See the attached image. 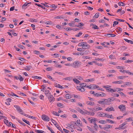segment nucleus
Here are the masks:
<instances>
[{
    "mask_svg": "<svg viewBox=\"0 0 133 133\" xmlns=\"http://www.w3.org/2000/svg\"><path fill=\"white\" fill-rule=\"evenodd\" d=\"M105 104H108L110 102H109V100L108 98V99H105Z\"/></svg>",
    "mask_w": 133,
    "mask_h": 133,
    "instance_id": "bb28decb",
    "label": "nucleus"
},
{
    "mask_svg": "<svg viewBox=\"0 0 133 133\" xmlns=\"http://www.w3.org/2000/svg\"><path fill=\"white\" fill-rule=\"evenodd\" d=\"M106 121H107V122H108L110 123L111 124H112V123H114V124H115L114 123V122L110 120V119H107V120H106Z\"/></svg>",
    "mask_w": 133,
    "mask_h": 133,
    "instance_id": "e433bc0d",
    "label": "nucleus"
},
{
    "mask_svg": "<svg viewBox=\"0 0 133 133\" xmlns=\"http://www.w3.org/2000/svg\"><path fill=\"white\" fill-rule=\"evenodd\" d=\"M118 22L117 21H115L114 22V24H113V26L114 27L117 24Z\"/></svg>",
    "mask_w": 133,
    "mask_h": 133,
    "instance_id": "37998d69",
    "label": "nucleus"
},
{
    "mask_svg": "<svg viewBox=\"0 0 133 133\" xmlns=\"http://www.w3.org/2000/svg\"><path fill=\"white\" fill-rule=\"evenodd\" d=\"M30 21L31 22H37V20L36 19L34 18H31L30 19Z\"/></svg>",
    "mask_w": 133,
    "mask_h": 133,
    "instance_id": "79ce46f5",
    "label": "nucleus"
},
{
    "mask_svg": "<svg viewBox=\"0 0 133 133\" xmlns=\"http://www.w3.org/2000/svg\"><path fill=\"white\" fill-rule=\"evenodd\" d=\"M108 99L110 101L109 102H110L111 101H113L115 100L114 98L113 97L109 98H108Z\"/></svg>",
    "mask_w": 133,
    "mask_h": 133,
    "instance_id": "de8ad7c7",
    "label": "nucleus"
},
{
    "mask_svg": "<svg viewBox=\"0 0 133 133\" xmlns=\"http://www.w3.org/2000/svg\"><path fill=\"white\" fill-rule=\"evenodd\" d=\"M47 97H48V99L50 102H53L55 99L53 96L51 94Z\"/></svg>",
    "mask_w": 133,
    "mask_h": 133,
    "instance_id": "20e7f679",
    "label": "nucleus"
},
{
    "mask_svg": "<svg viewBox=\"0 0 133 133\" xmlns=\"http://www.w3.org/2000/svg\"><path fill=\"white\" fill-rule=\"evenodd\" d=\"M2 20L1 21V22H3L4 21H5L6 20V18L5 17H4L2 18Z\"/></svg>",
    "mask_w": 133,
    "mask_h": 133,
    "instance_id": "052dcab7",
    "label": "nucleus"
},
{
    "mask_svg": "<svg viewBox=\"0 0 133 133\" xmlns=\"http://www.w3.org/2000/svg\"><path fill=\"white\" fill-rule=\"evenodd\" d=\"M91 26H92V28L94 29H99V28L96 25H94L92 23H91V24L90 25Z\"/></svg>",
    "mask_w": 133,
    "mask_h": 133,
    "instance_id": "9d476101",
    "label": "nucleus"
},
{
    "mask_svg": "<svg viewBox=\"0 0 133 133\" xmlns=\"http://www.w3.org/2000/svg\"><path fill=\"white\" fill-rule=\"evenodd\" d=\"M52 114L54 115H55L56 116H59V114L55 111H53L52 112Z\"/></svg>",
    "mask_w": 133,
    "mask_h": 133,
    "instance_id": "2f4dec72",
    "label": "nucleus"
},
{
    "mask_svg": "<svg viewBox=\"0 0 133 133\" xmlns=\"http://www.w3.org/2000/svg\"><path fill=\"white\" fill-rule=\"evenodd\" d=\"M51 121L52 122V123L54 124V125H56L57 124V122L54 119H51Z\"/></svg>",
    "mask_w": 133,
    "mask_h": 133,
    "instance_id": "a19ab883",
    "label": "nucleus"
},
{
    "mask_svg": "<svg viewBox=\"0 0 133 133\" xmlns=\"http://www.w3.org/2000/svg\"><path fill=\"white\" fill-rule=\"evenodd\" d=\"M85 43V42H83L81 43H79L78 44V46H83L84 45V44Z\"/></svg>",
    "mask_w": 133,
    "mask_h": 133,
    "instance_id": "473e14b6",
    "label": "nucleus"
},
{
    "mask_svg": "<svg viewBox=\"0 0 133 133\" xmlns=\"http://www.w3.org/2000/svg\"><path fill=\"white\" fill-rule=\"evenodd\" d=\"M34 53H35L37 54H40V52L38 51H37V50L35 51H34Z\"/></svg>",
    "mask_w": 133,
    "mask_h": 133,
    "instance_id": "0e129e2a",
    "label": "nucleus"
},
{
    "mask_svg": "<svg viewBox=\"0 0 133 133\" xmlns=\"http://www.w3.org/2000/svg\"><path fill=\"white\" fill-rule=\"evenodd\" d=\"M22 120L25 123H26V124H27L28 125H29V124H30L29 122L28 121L25 120L24 118H22Z\"/></svg>",
    "mask_w": 133,
    "mask_h": 133,
    "instance_id": "7c9ffc66",
    "label": "nucleus"
},
{
    "mask_svg": "<svg viewBox=\"0 0 133 133\" xmlns=\"http://www.w3.org/2000/svg\"><path fill=\"white\" fill-rule=\"evenodd\" d=\"M73 81L76 83H80V81L78 80H77L75 78L73 79Z\"/></svg>",
    "mask_w": 133,
    "mask_h": 133,
    "instance_id": "a878e982",
    "label": "nucleus"
},
{
    "mask_svg": "<svg viewBox=\"0 0 133 133\" xmlns=\"http://www.w3.org/2000/svg\"><path fill=\"white\" fill-rule=\"evenodd\" d=\"M116 20L119 22H124L125 21L123 19H121L118 18H116Z\"/></svg>",
    "mask_w": 133,
    "mask_h": 133,
    "instance_id": "13d9d810",
    "label": "nucleus"
},
{
    "mask_svg": "<svg viewBox=\"0 0 133 133\" xmlns=\"http://www.w3.org/2000/svg\"><path fill=\"white\" fill-rule=\"evenodd\" d=\"M26 116L27 117H28L29 118H31L32 119H34L35 118V117H34L33 116H29L28 115H27V116Z\"/></svg>",
    "mask_w": 133,
    "mask_h": 133,
    "instance_id": "3c124183",
    "label": "nucleus"
},
{
    "mask_svg": "<svg viewBox=\"0 0 133 133\" xmlns=\"http://www.w3.org/2000/svg\"><path fill=\"white\" fill-rule=\"evenodd\" d=\"M65 97L67 99H70L71 98V95L68 94H66L65 95Z\"/></svg>",
    "mask_w": 133,
    "mask_h": 133,
    "instance_id": "aec40b11",
    "label": "nucleus"
},
{
    "mask_svg": "<svg viewBox=\"0 0 133 133\" xmlns=\"http://www.w3.org/2000/svg\"><path fill=\"white\" fill-rule=\"evenodd\" d=\"M107 35L108 36L110 35V36H109V37H114L116 36L115 35L113 34H107Z\"/></svg>",
    "mask_w": 133,
    "mask_h": 133,
    "instance_id": "a18cd8bd",
    "label": "nucleus"
},
{
    "mask_svg": "<svg viewBox=\"0 0 133 133\" xmlns=\"http://www.w3.org/2000/svg\"><path fill=\"white\" fill-rule=\"evenodd\" d=\"M42 119L45 121H48L50 120L49 118L45 115H43L42 116Z\"/></svg>",
    "mask_w": 133,
    "mask_h": 133,
    "instance_id": "7ed1b4c3",
    "label": "nucleus"
},
{
    "mask_svg": "<svg viewBox=\"0 0 133 133\" xmlns=\"http://www.w3.org/2000/svg\"><path fill=\"white\" fill-rule=\"evenodd\" d=\"M14 107L16 108L17 110L18 111V112L20 113V114L26 116V114H23V113H21L23 112V111L22 109H21L20 107L18 105H15Z\"/></svg>",
    "mask_w": 133,
    "mask_h": 133,
    "instance_id": "f257e3e1",
    "label": "nucleus"
},
{
    "mask_svg": "<svg viewBox=\"0 0 133 133\" xmlns=\"http://www.w3.org/2000/svg\"><path fill=\"white\" fill-rule=\"evenodd\" d=\"M112 116V115H110L109 114H107V115L106 117L108 118H111V117Z\"/></svg>",
    "mask_w": 133,
    "mask_h": 133,
    "instance_id": "4d7b16f0",
    "label": "nucleus"
},
{
    "mask_svg": "<svg viewBox=\"0 0 133 133\" xmlns=\"http://www.w3.org/2000/svg\"><path fill=\"white\" fill-rule=\"evenodd\" d=\"M26 68H24V69L27 71H29L30 69L32 68V67L30 66H26Z\"/></svg>",
    "mask_w": 133,
    "mask_h": 133,
    "instance_id": "a211bd4d",
    "label": "nucleus"
},
{
    "mask_svg": "<svg viewBox=\"0 0 133 133\" xmlns=\"http://www.w3.org/2000/svg\"><path fill=\"white\" fill-rule=\"evenodd\" d=\"M99 16V13H96L95 15V17L96 18H97Z\"/></svg>",
    "mask_w": 133,
    "mask_h": 133,
    "instance_id": "5fc2aeb1",
    "label": "nucleus"
},
{
    "mask_svg": "<svg viewBox=\"0 0 133 133\" xmlns=\"http://www.w3.org/2000/svg\"><path fill=\"white\" fill-rule=\"evenodd\" d=\"M111 86H109V87H106V86H104L103 87L104 88H105L107 90L109 91L110 92H115L116 91V90H114L113 89L111 88H109Z\"/></svg>",
    "mask_w": 133,
    "mask_h": 133,
    "instance_id": "f03ea898",
    "label": "nucleus"
},
{
    "mask_svg": "<svg viewBox=\"0 0 133 133\" xmlns=\"http://www.w3.org/2000/svg\"><path fill=\"white\" fill-rule=\"evenodd\" d=\"M44 24H49V25H51V22L50 21H47V22H44Z\"/></svg>",
    "mask_w": 133,
    "mask_h": 133,
    "instance_id": "09e8293b",
    "label": "nucleus"
},
{
    "mask_svg": "<svg viewBox=\"0 0 133 133\" xmlns=\"http://www.w3.org/2000/svg\"><path fill=\"white\" fill-rule=\"evenodd\" d=\"M98 122L102 124H105L106 123V121L105 120H100Z\"/></svg>",
    "mask_w": 133,
    "mask_h": 133,
    "instance_id": "393cba45",
    "label": "nucleus"
},
{
    "mask_svg": "<svg viewBox=\"0 0 133 133\" xmlns=\"http://www.w3.org/2000/svg\"><path fill=\"white\" fill-rule=\"evenodd\" d=\"M107 114L104 113H102V114H100V116L102 117H105L106 116Z\"/></svg>",
    "mask_w": 133,
    "mask_h": 133,
    "instance_id": "c756f323",
    "label": "nucleus"
},
{
    "mask_svg": "<svg viewBox=\"0 0 133 133\" xmlns=\"http://www.w3.org/2000/svg\"><path fill=\"white\" fill-rule=\"evenodd\" d=\"M82 33L81 32H79V33L77 35H76L75 36L76 37H80L82 35Z\"/></svg>",
    "mask_w": 133,
    "mask_h": 133,
    "instance_id": "ea45409f",
    "label": "nucleus"
},
{
    "mask_svg": "<svg viewBox=\"0 0 133 133\" xmlns=\"http://www.w3.org/2000/svg\"><path fill=\"white\" fill-rule=\"evenodd\" d=\"M99 22L100 23H104L105 22V21L103 19H100L99 21Z\"/></svg>",
    "mask_w": 133,
    "mask_h": 133,
    "instance_id": "774afa93",
    "label": "nucleus"
},
{
    "mask_svg": "<svg viewBox=\"0 0 133 133\" xmlns=\"http://www.w3.org/2000/svg\"><path fill=\"white\" fill-rule=\"evenodd\" d=\"M85 88L81 87V89H80L79 91L81 92H84L85 91Z\"/></svg>",
    "mask_w": 133,
    "mask_h": 133,
    "instance_id": "6e6d98bb",
    "label": "nucleus"
},
{
    "mask_svg": "<svg viewBox=\"0 0 133 133\" xmlns=\"http://www.w3.org/2000/svg\"><path fill=\"white\" fill-rule=\"evenodd\" d=\"M54 86L55 87L59 88V87H60V85L59 84H57V83H55L54 84Z\"/></svg>",
    "mask_w": 133,
    "mask_h": 133,
    "instance_id": "49530a36",
    "label": "nucleus"
},
{
    "mask_svg": "<svg viewBox=\"0 0 133 133\" xmlns=\"http://www.w3.org/2000/svg\"><path fill=\"white\" fill-rule=\"evenodd\" d=\"M131 84L132 83L130 82H126L125 83V85L127 86H130Z\"/></svg>",
    "mask_w": 133,
    "mask_h": 133,
    "instance_id": "f704fd0d",
    "label": "nucleus"
},
{
    "mask_svg": "<svg viewBox=\"0 0 133 133\" xmlns=\"http://www.w3.org/2000/svg\"><path fill=\"white\" fill-rule=\"evenodd\" d=\"M116 68L118 69H123V67L119 66H116Z\"/></svg>",
    "mask_w": 133,
    "mask_h": 133,
    "instance_id": "e2e57ef3",
    "label": "nucleus"
},
{
    "mask_svg": "<svg viewBox=\"0 0 133 133\" xmlns=\"http://www.w3.org/2000/svg\"><path fill=\"white\" fill-rule=\"evenodd\" d=\"M105 110L108 111H114L115 110L114 109V108L112 107H111L110 108L109 107H107L105 109Z\"/></svg>",
    "mask_w": 133,
    "mask_h": 133,
    "instance_id": "6e6552de",
    "label": "nucleus"
},
{
    "mask_svg": "<svg viewBox=\"0 0 133 133\" xmlns=\"http://www.w3.org/2000/svg\"><path fill=\"white\" fill-rule=\"evenodd\" d=\"M118 4L120 6H123L125 5V4L123 2H119L118 3Z\"/></svg>",
    "mask_w": 133,
    "mask_h": 133,
    "instance_id": "58836bf2",
    "label": "nucleus"
},
{
    "mask_svg": "<svg viewBox=\"0 0 133 133\" xmlns=\"http://www.w3.org/2000/svg\"><path fill=\"white\" fill-rule=\"evenodd\" d=\"M95 80L94 78H91L86 79L84 81L85 82H92Z\"/></svg>",
    "mask_w": 133,
    "mask_h": 133,
    "instance_id": "2eb2a0df",
    "label": "nucleus"
},
{
    "mask_svg": "<svg viewBox=\"0 0 133 133\" xmlns=\"http://www.w3.org/2000/svg\"><path fill=\"white\" fill-rule=\"evenodd\" d=\"M94 95L97 97L101 96L102 97L104 96H105V94L103 92H100L99 93H96L94 94Z\"/></svg>",
    "mask_w": 133,
    "mask_h": 133,
    "instance_id": "39448f33",
    "label": "nucleus"
},
{
    "mask_svg": "<svg viewBox=\"0 0 133 133\" xmlns=\"http://www.w3.org/2000/svg\"><path fill=\"white\" fill-rule=\"evenodd\" d=\"M74 29H71L70 28H66V30L67 31H68L69 30H74Z\"/></svg>",
    "mask_w": 133,
    "mask_h": 133,
    "instance_id": "603ef678",
    "label": "nucleus"
},
{
    "mask_svg": "<svg viewBox=\"0 0 133 133\" xmlns=\"http://www.w3.org/2000/svg\"><path fill=\"white\" fill-rule=\"evenodd\" d=\"M19 80L21 81H23L24 79L20 75H19Z\"/></svg>",
    "mask_w": 133,
    "mask_h": 133,
    "instance_id": "4c0bfd02",
    "label": "nucleus"
},
{
    "mask_svg": "<svg viewBox=\"0 0 133 133\" xmlns=\"http://www.w3.org/2000/svg\"><path fill=\"white\" fill-rule=\"evenodd\" d=\"M96 48L98 49H102L103 48V47L102 46H97L96 47Z\"/></svg>",
    "mask_w": 133,
    "mask_h": 133,
    "instance_id": "680f3d73",
    "label": "nucleus"
},
{
    "mask_svg": "<svg viewBox=\"0 0 133 133\" xmlns=\"http://www.w3.org/2000/svg\"><path fill=\"white\" fill-rule=\"evenodd\" d=\"M72 77H66L65 78H64L63 79L64 80L70 81L71 80H72Z\"/></svg>",
    "mask_w": 133,
    "mask_h": 133,
    "instance_id": "4be33fe9",
    "label": "nucleus"
},
{
    "mask_svg": "<svg viewBox=\"0 0 133 133\" xmlns=\"http://www.w3.org/2000/svg\"><path fill=\"white\" fill-rule=\"evenodd\" d=\"M35 131L37 133H44V132L42 130H35Z\"/></svg>",
    "mask_w": 133,
    "mask_h": 133,
    "instance_id": "5701e85b",
    "label": "nucleus"
},
{
    "mask_svg": "<svg viewBox=\"0 0 133 133\" xmlns=\"http://www.w3.org/2000/svg\"><path fill=\"white\" fill-rule=\"evenodd\" d=\"M123 82L122 81H114L113 82V83H117L118 84H121Z\"/></svg>",
    "mask_w": 133,
    "mask_h": 133,
    "instance_id": "b1692460",
    "label": "nucleus"
},
{
    "mask_svg": "<svg viewBox=\"0 0 133 133\" xmlns=\"http://www.w3.org/2000/svg\"><path fill=\"white\" fill-rule=\"evenodd\" d=\"M105 99H101V101H98V103L101 104H105Z\"/></svg>",
    "mask_w": 133,
    "mask_h": 133,
    "instance_id": "9b49d317",
    "label": "nucleus"
},
{
    "mask_svg": "<svg viewBox=\"0 0 133 133\" xmlns=\"http://www.w3.org/2000/svg\"><path fill=\"white\" fill-rule=\"evenodd\" d=\"M9 95L10 96H15L16 97H19L16 94H14V93H13L12 92L11 94H9Z\"/></svg>",
    "mask_w": 133,
    "mask_h": 133,
    "instance_id": "c03bdc74",
    "label": "nucleus"
},
{
    "mask_svg": "<svg viewBox=\"0 0 133 133\" xmlns=\"http://www.w3.org/2000/svg\"><path fill=\"white\" fill-rule=\"evenodd\" d=\"M85 84H86L85 83H81L79 84V85L82 87H85L86 86Z\"/></svg>",
    "mask_w": 133,
    "mask_h": 133,
    "instance_id": "cd10ccee",
    "label": "nucleus"
},
{
    "mask_svg": "<svg viewBox=\"0 0 133 133\" xmlns=\"http://www.w3.org/2000/svg\"><path fill=\"white\" fill-rule=\"evenodd\" d=\"M91 127L92 130V131L95 130H97V128H98V125H91Z\"/></svg>",
    "mask_w": 133,
    "mask_h": 133,
    "instance_id": "1a4fd4ad",
    "label": "nucleus"
},
{
    "mask_svg": "<svg viewBox=\"0 0 133 133\" xmlns=\"http://www.w3.org/2000/svg\"><path fill=\"white\" fill-rule=\"evenodd\" d=\"M108 72L109 73H111L112 72H115V71L114 70H110L108 71Z\"/></svg>",
    "mask_w": 133,
    "mask_h": 133,
    "instance_id": "69168bd1",
    "label": "nucleus"
},
{
    "mask_svg": "<svg viewBox=\"0 0 133 133\" xmlns=\"http://www.w3.org/2000/svg\"><path fill=\"white\" fill-rule=\"evenodd\" d=\"M83 46L86 47L85 49H89L90 47V45H89L88 44H87V43L85 42V43L84 44V45H83Z\"/></svg>",
    "mask_w": 133,
    "mask_h": 133,
    "instance_id": "dca6fc26",
    "label": "nucleus"
},
{
    "mask_svg": "<svg viewBox=\"0 0 133 133\" xmlns=\"http://www.w3.org/2000/svg\"><path fill=\"white\" fill-rule=\"evenodd\" d=\"M31 3H25L22 6V8H24V7L27 6L28 4Z\"/></svg>",
    "mask_w": 133,
    "mask_h": 133,
    "instance_id": "c9c22d12",
    "label": "nucleus"
},
{
    "mask_svg": "<svg viewBox=\"0 0 133 133\" xmlns=\"http://www.w3.org/2000/svg\"><path fill=\"white\" fill-rule=\"evenodd\" d=\"M89 119H90V120H89V121L91 123H92V122H95V119H90L89 118Z\"/></svg>",
    "mask_w": 133,
    "mask_h": 133,
    "instance_id": "8fccbe9b",
    "label": "nucleus"
},
{
    "mask_svg": "<svg viewBox=\"0 0 133 133\" xmlns=\"http://www.w3.org/2000/svg\"><path fill=\"white\" fill-rule=\"evenodd\" d=\"M81 63L79 62L76 61L75 62H74L73 64H75L76 65H78V66L79 65H81Z\"/></svg>",
    "mask_w": 133,
    "mask_h": 133,
    "instance_id": "f3484780",
    "label": "nucleus"
},
{
    "mask_svg": "<svg viewBox=\"0 0 133 133\" xmlns=\"http://www.w3.org/2000/svg\"><path fill=\"white\" fill-rule=\"evenodd\" d=\"M118 108L121 110V111H124V110L125 109V105H119Z\"/></svg>",
    "mask_w": 133,
    "mask_h": 133,
    "instance_id": "423d86ee",
    "label": "nucleus"
},
{
    "mask_svg": "<svg viewBox=\"0 0 133 133\" xmlns=\"http://www.w3.org/2000/svg\"><path fill=\"white\" fill-rule=\"evenodd\" d=\"M102 109L101 108L98 107H96L95 108H94V110L96 111L101 110H102Z\"/></svg>",
    "mask_w": 133,
    "mask_h": 133,
    "instance_id": "412c9836",
    "label": "nucleus"
},
{
    "mask_svg": "<svg viewBox=\"0 0 133 133\" xmlns=\"http://www.w3.org/2000/svg\"><path fill=\"white\" fill-rule=\"evenodd\" d=\"M47 77L49 78L52 81H53L54 79L52 78L51 76L49 75H47Z\"/></svg>",
    "mask_w": 133,
    "mask_h": 133,
    "instance_id": "bf43d9fd",
    "label": "nucleus"
},
{
    "mask_svg": "<svg viewBox=\"0 0 133 133\" xmlns=\"http://www.w3.org/2000/svg\"><path fill=\"white\" fill-rule=\"evenodd\" d=\"M32 77L34 78L38 79H41L42 78L41 77H38L37 76H33Z\"/></svg>",
    "mask_w": 133,
    "mask_h": 133,
    "instance_id": "6ab92c4d",
    "label": "nucleus"
},
{
    "mask_svg": "<svg viewBox=\"0 0 133 133\" xmlns=\"http://www.w3.org/2000/svg\"><path fill=\"white\" fill-rule=\"evenodd\" d=\"M86 103L87 105H93L94 104V102L91 101H87Z\"/></svg>",
    "mask_w": 133,
    "mask_h": 133,
    "instance_id": "ddd939ff",
    "label": "nucleus"
},
{
    "mask_svg": "<svg viewBox=\"0 0 133 133\" xmlns=\"http://www.w3.org/2000/svg\"><path fill=\"white\" fill-rule=\"evenodd\" d=\"M18 59L19 60H20L22 61H23L24 60H25V59H24V58L20 57H18Z\"/></svg>",
    "mask_w": 133,
    "mask_h": 133,
    "instance_id": "864d4df0",
    "label": "nucleus"
},
{
    "mask_svg": "<svg viewBox=\"0 0 133 133\" xmlns=\"http://www.w3.org/2000/svg\"><path fill=\"white\" fill-rule=\"evenodd\" d=\"M57 106L58 107H60L61 108H63V104L61 103H58L57 104Z\"/></svg>",
    "mask_w": 133,
    "mask_h": 133,
    "instance_id": "72a5a7b5",
    "label": "nucleus"
},
{
    "mask_svg": "<svg viewBox=\"0 0 133 133\" xmlns=\"http://www.w3.org/2000/svg\"><path fill=\"white\" fill-rule=\"evenodd\" d=\"M45 94L47 97L49 96L51 94V93H50V91L47 90H46L45 91Z\"/></svg>",
    "mask_w": 133,
    "mask_h": 133,
    "instance_id": "f8f14e48",
    "label": "nucleus"
},
{
    "mask_svg": "<svg viewBox=\"0 0 133 133\" xmlns=\"http://www.w3.org/2000/svg\"><path fill=\"white\" fill-rule=\"evenodd\" d=\"M86 113L88 114L89 115H91L92 116L94 115L95 114L93 112L87 111H86Z\"/></svg>",
    "mask_w": 133,
    "mask_h": 133,
    "instance_id": "4468645a",
    "label": "nucleus"
},
{
    "mask_svg": "<svg viewBox=\"0 0 133 133\" xmlns=\"http://www.w3.org/2000/svg\"><path fill=\"white\" fill-rule=\"evenodd\" d=\"M47 127L48 129L50 131L51 133H55L53 130L51 128L47 126Z\"/></svg>",
    "mask_w": 133,
    "mask_h": 133,
    "instance_id": "c85d7f7f",
    "label": "nucleus"
},
{
    "mask_svg": "<svg viewBox=\"0 0 133 133\" xmlns=\"http://www.w3.org/2000/svg\"><path fill=\"white\" fill-rule=\"evenodd\" d=\"M55 126L59 130L61 131L62 130L61 128L60 127H59V125H55Z\"/></svg>",
    "mask_w": 133,
    "mask_h": 133,
    "instance_id": "338daca9",
    "label": "nucleus"
},
{
    "mask_svg": "<svg viewBox=\"0 0 133 133\" xmlns=\"http://www.w3.org/2000/svg\"><path fill=\"white\" fill-rule=\"evenodd\" d=\"M121 126H120L118 128L116 127L115 128L116 129H118L119 130L123 129L126 128V126H125V125H121Z\"/></svg>",
    "mask_w": 133,
    "mask_h": 133,
    "instance_id": "0eeeda50",
    "label": "nucleus"
}]
</instances>
